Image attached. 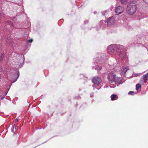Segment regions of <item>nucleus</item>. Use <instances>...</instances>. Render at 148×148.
I'll list each match as a JSON object with an SVG mask.
<instances>
[{"label":"nucleus","instance_id":"aec40b11","mask_svg":"<svg viewBox=\"0 0 148 148\" xmlns=\"http://www.w3.org/2000/svg\"><path fill=\"white\" fill-rule=\"evenodd\" d=\"M4 55L3 54H2L1 56V60H2V58L4 57Z\"/></svg>","mask_w":148,"mask_h":148},{"label":"nucleus","instance_id":"423d86ee","mask_svg":"<svg viewBox=\"0 0 148 148\" xmlns=\"http://www.w3.org/2000/svg\"><path fill=\"white\" fill-rule=\"evenodd\" d=\"M92 81L95 84L98 86L101 82V80L99 77H96L92 79Z\"/></svg>","mask_w":148,"mask_h":148},{"label":"nucleus","instance_id":"f257e3e1","mask_svg":"<svg viewBox=\"0 0 148 148\" xmlns=\"http://www.w3.org/2000/svg\"><path fill=\"white\" fill-rule=\"evenodd\" d=\"M124 47L120 45L113 44L110 45L108 47L107 51L113 53L115 56L113 57L123 60L125 56V53L123 51Z\"/></svg>","mask_w":148,"mask_h":148},{"label":"nucleus","instance_id":"a211bd4d","mask_svg":"<svg viewBox=\"0 0 148 148\" xmlns=\"http://www.w3.org/2000/svg\"><path fill=\"white\" fill-rule=\"evenodd\" d=\"M27 41L29 42H31L33 41V40L31 39L30 40H28Z\"/></svg>","mask_w":148,"mask_h":148},{"label":"nucleus","instance_id":"6ab92c4d","mask_svg":"<svg viewBox=\"0 0 148 148\" xmlns=\"http://www.w3.org/2000/svg\"><path fill=\"white\" fill-rule=\"evenodd\" d=\"M18 118L14 120V122L15 123H16L18 121Z\"/></svg>","mask_w":148,"mask_h":148},{"label":"nucleus","instance_id":"dca6fc26","mask_svg":"<svg viewBox=\"0 0 148 148\" xmlns=\"http://www.w3.org/2000/svg\"><path fill=\"white\" fill-rule=\"evenodd\" d=\"M16 75V77H17V78H16L15 79V80L14 81V82H15V81H16L17 80V78H18V76H19V75Z\"/></svg>","mask_w":148,"mask_h":148},{"label":"nucleus","instance_id":"ddd939ff","mask_svg":"<svg viewBox=\"0 0 148 148\" xmlns=\"http://www.w3.org/2000/svg\"><path fill=\"white\" fill-rule=\"evenodd\" d=\"M141 88V86L140 84H138L136 85V90H138L139 88Z\"/></svg>","mask_w":148,"mask_h":148},{"label":"nucleus","instance_id":"7ed1b4c3","mask_svg":"<svg viewBox=\"0 0 148 148\" xmlns=\"http://www.w3.org/2000/svg\"><path fill=\"white\" fill-rule=\"evenodd\" d=\"M108 78L110 82L112 83L114 82L115 83L118 82L121 80L120 77H116V75H109Z\"/></svg>","mask_w":148,"mask_h":148},{"label":"nucleus","instance_id":"b1692460","mask_svg":"<svg viewBox=\"0 0 148 148\" xmlns=\"http://www.w3.org/2000/svg\"><path fill=\"white\" fill-rule=\"evenodd\" d=\"M112 73L111 72L110 73H109V74H113L114 73Z\"/></svg>","mask_w":148,"mask_h":148},{"label":"nucleus","instance_id":"9b49d317","mask_svg":"<svg viewBox=\"0 0 148 148\" xmlns=\"http://www.w3.org/2000/svg\"><path fill=\"white\" fill-rule=\"evenodd\" d=\"M92 68L94 69H95L97 70L98 71H100L101 69V66H99V65H95V66H93L92 67Z\"/></svg>","mask_w":148,"mask_h":148},{"label":"nucleus","instance_id":"412c9836","mask_svg":"<svg viewBox=\"0 0 148 148\" xmlns=\"http://www.w3.org/2000/svg\"><path fill=\"white\" fill-rule=\"evenodd\" d=\"M19 73L18 70L16 71V73L15 74H19Z\"/></svg>","mask_w":148,"mask_h":148},{"label":"nucleus","instance_id":"20e7f679","mask_svg":"<svg viewBox=\"0 0 148 148\" xmlns=\"http://www.w3.org/2000/svg\"><path fill=\"white\" fill-rule=\"evenodd\" d=\"M105 22L107 23L108 25H111L114 24L115 22V19L114 17L112 16L109 17L108 19L105 21Z\"/></svg>","mask_w":148,"mask_h":148},{"label":"nucleus","instance_id":"5701e85b","mask_svg":"<svg viewBox=\"0 0 148 148\" xmlns=\"http://www.w3.org/2000/svg\"><path fill=\"white\" fill-rule=\"evenodd\" d=\"M88 22V21H85L84 23H87Z\"/></svg>","mask_w":148,"mask_h":148},{"label":"nucleus","instance_id":"f8f14e48","mask_svg":"<svg viewBox=\"0 0 148 148\" xmlns=\"http://www.w3.org/2000/svg\"><path fill=\"white\" fill-rule=\"evenodd\" d=\"M122 4H126L127 3L128 0H120Z\"/></svg>","mask_w":148,"mask_h":148},{"label":"nucleus","instance_id":"a878e982","mask_svg":"<svg viewBox=\"0 0 148 148\" xmlns=\"http://www.w3.org/2000/svg\"><path fill=\"white\" fill-rule=\"evenodd\" d=\"M103 23V21H101L100 22V23Z\"/></svg>","mask_w":148,"mask_h":148},{"label":"nucleus","instance_id":"393cba45","mask_svg":"<svg viewBox=\"0 0 148 148\" xmlns=\"http://www.w3.org/2000/svg\"><path fill=\"white\" fill-rule=\"evenodd\" d=\"M93 95H91L90 97H93Z\"/></svg>","mask_w":148,"mask_h":148},{"label":"nucleus","instance_id":"9d476101","mask_svg":"<svg viewBox=\"0 0 148 148\" xmlns=\"http://www.w3.org/2000/svg\"><path fill=\"white\" fill-rule=\"evenodd\" d=\"M111 100L112 101L117 100L118 99V96L114 94L111 96Z\"/></svg>","mask_w":148,"mask_h":148},{"label":"nucleus","instance_id":"f03ea898","mask_svg":"<svg viewBox=\"0 0 148 148\" xmlns=\"http://www.w3.org/2000/svg\"><path fill=\"white\" fill-rule=\"evenodd\" d=\"M136 6L135 3L132 1L129 2L126 8L127 12L130 15H133L136 12Z\"/></svg>","mask_w":148,"mask_h":148},{"label":"nucleus","instance_id":"1a4fd4ad","mask_svg":"<svg viewBox=\"0 0 148 148\" xmlns=\"http://www.w3.org/2000/svg\"><path fill=\"white\" fill-rule=\"evenodd\" d=\"M20 63L23 64L24 62L25 58L23 55L21 54L20 56Z\"/></svg>","mask_w":148,"mask_h":148},{"label":"nucleus","instance_id":"4468645a","mask_svg":"<svg viewBox=\"0 0 148 148\" xmlns=\"http://www.w3.org/2000/svg\"><path fill=\"white\" fill-rule=\"evenodd\" d=\"M16 126L14 125L13 126V128H12V132H13L14 133V132L16 131Z\"/></svg>","mask_w":148,"mask_h":148},{"label":"nucleus","instance_id":"0eeeda50","mask_svg":"<svg viewBox=\"0 0 148 148\" xmlns=\"http://www.w3.org/2000/svg\"><path fill=\"white\" fill-rule=\"evenodd\" d=\"M148 77V75H144L142 78H141L140 82L141 83L142 82H144L145 83L146 82V80L147 79V77Z\"/></svg>","mask_w":148,"mask_h":148},{"label":"nucleus","instance_id":"2eb2a0df","mask_svg":"<svg viewBox=\"0 0 148 148\" xmlns=\"http://www.w3.org/2000/svg\"><path fill=\"white\" fill-rule=\"evenodd\" d=\"M134 91H130L129 92L128 94L129 95H134Z\"/></svg>","mask_w":148,"mask_h":148},{"label":"nucleus","instance_id":"bb28decb","mask_svg":"<svg viewBox=\"0 0 148 148\" xmlns=\"http://www.w3.org/2000/svg\"><path fill=\"white\" fill-rule=\"evenodd\" d=\"M146 74H148V73H146Z\"/></svg>","mask_w":148,"mask_h":148},{"label":"nucleus","instance_id":"4be33fe9","mask_svg":"<svg viewBox=\"0 0 148 148\" xmlns=\"http://www.w3.org/2000/svg\"><path fill=\"white\" fill-rule=\"evenodd\" d=\"M2 71V67L0 66V72H1Z\"/></svg>","mask_w":148,"mask_h":148},{"label":"nucleus","instance_id":"39448f33","mask_svg":"<svg viewBox=\"0 0 148 148\" xmlns=\"http://www.w3.org/2000/svg\"><path fill=\"white\" fill-rule=\"evenodd\" d=\"M124 8L121 6H118L115 9V13L117 15L121 14L124 10Z\"/></svg>","mask_w":148,"mask_h":148},{"label":"nucleus","instance_id":"cd10ccee","mask_svg":"<svg viewBox=\"0 0 148 148\" xmlns=\"http://www.w3.org/2000/svg\"><path fill=\"white\" fill-rule=\"evenodd\" d=\"M7 73V74H8V73Z\"/></svg>","mask_w":148,"mask_h":148},{"label":"nucleus","instance_id":"6e6552de","mask_svg":"<svg viewBox=\"0 0 148 148\" xmlns=\"http://www.w3.org/2000/svg\"><path fill=\"white\" fill-rule=\"evenodd\" d=\"M128 70V67L127 66L123 67L121 70V71L122 72V74H125L127 71Z\"/></svg>","mask_w":148,"mask_h":148},{"label":"nucleus","instance_id":"f3484780","mask_svg":"<svg viewBox=\"0 0 148 148\" xmlns=\"http://www.w3.org/2000/svg\"><path fill=\"white\" fill-rule=\"evenodd\" d=\"M106 11H105L103 12H101V13L103 16H104L105 15V14L106 12Z\"/></svg>","mask_w":148,"mask_h":148}]
</instances>
